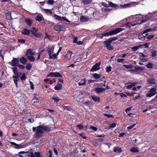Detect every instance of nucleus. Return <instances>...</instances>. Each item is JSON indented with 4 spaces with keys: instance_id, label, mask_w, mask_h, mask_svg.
<instances>
[{
    "instance_id": "obj_1",
    "label": "nucleus",
    "mask_w": 157,
    "mask_h": 157,
    "mask_svg": "<svg viewBox=\"0 0 157 157\" xmlns=\"http://www.w3.org/2000/svg\"><path fill=\"white\" fill-rule=\"evenodd\" d=\"M145 17V16H142L140 14L136 15L134 16H130L127 19V20H129L131 21L127 23L126 26H129L131 25L132 26H133L137 24H140L144 23L146 21L145 19L142 20L140 23L138 22L140 20L141 18H144Z\"/></svg>"
},
{
    "instance_id": "obj_2",
    "label": "nucleus",
    "mask_w": 157,
    "mask_h": 157,
    "mask_svg": "<svg viewBox=\"0 0 157 157\" xmlns=\"http://www.w3.org/2000/svg\"><path fill=\"white\" fill-rule=\"evenodd\" d=\"M51 129L46 126H39L33 128V132H36L35 134V137L37 138H40L41 137L43 134V131H49Z\"/></svg>"
},
{
    "instance_id": "obj_3",
    "label": "nucleus",
    "mask_w": 157,
    "mask_h": 157,
    "mask_svg": "<svg viewBox=\"0 0 157 157\" xmlns=\"http://www.w3.org/2000/svg\"><path fill=\"white\" fill-rule=\"evenodd\" d=\"M123 29H124L122 28H117L114 30L111 31L110 32L103 33L102 34V36H108L109 35H111L116 33H117L123 30Z\"/></svg>"
},
{
    "instance_id": "obj_4",
    "label": "nucleus",
    "mask_w": 157,
    "mask_h": 157,
    "mask_svg": "<svg viewBox=\"0 0 157 157\" xmlns=\"http://www.w3.org/2000/svg\"><path fill=\"white\" fill-rule=\"evenodd\" d=\"M156 89L155 88H151L149 91L146 94V97H151L155 94Z\"/></svg>"
},
{
    "instance_id": "obj_5",
    "label": "nucleus",
    "mask_w": 157,
    "mask_h": 157,
    "mask_svg": "<svg viewBox=\"0 0 157 157\" xmlns=\"http://www.w3.org/2000/svg\"><path fill=\"white\" fill-rule=\"evenodd\" d=\"M101 64V62H98L93 66L92 68L90 70L91 71H97L100 69V66Z\"/></svg>"
},
{
    "instance_id": "obj_6",
    "label": "nucleus",
    "mask_w": 157,
    "mask_h": 157,
    "mask_svg": "<svg viewBox=\"0 0 157 157\" xmlns=\"http://www.w3.org/2000/svg\"><path fill=\"white\" fill-rule=\"evenodd\" d=\"M101 5L102 6L105 7H109V6H110L112 7H116L118 6L117 4H114L111 2H109V4H107L105 3L102 2L101 3Z\"/></svg>"
},
{
    "instance_id": "obj_7",
    "label": "nucleus",
    "mask_w": 157,
    "mask_h": 157,
    "mask_svg": "<svg viewBox=\"0 0 157 157\" xmlns=\"http://www.w3.org/2000/svg\"><path fill=\"white\" fill-rule=\"evenodd\" d=\"M62 75L60 73L58 72H51L49 74L47 75V77H61Z\"/></svg>"
},
{
    "instance_id": "obj_8",
    "label": "nucleus",
    "mask_w": 157,
    "mask_h": 157,
    "mask_svg": "<svg viewBox=\"0 0 157 157\" xmlns=\"http://www.w3.org/2000/svg\"><path fill=\"white\" fill-rule=\"evenodd\" d=\"M19 62V58H13V59L11 61V62L9 63L10 64L13 66H17V64Z\"/></svg>"
},
{
    "instance_id": "obj_9",
    "label": "nucleus",
    "mask_w": 157,
    "mask_h": 157,
    "mask_svg": "<svg viewBox=\"0 0 157 157\" xmlns=\"http://www.w3.org/2000/svg\"><path fill=\"white\" fill-rule=\"evenodd\" d=\"M10 143L11 144L14 146L15 147H14L16 149H20L25 147V146L22 144H18L13 142H10Z\"/></svg>"
},
{
    "instance_id": "obj_10",
    "label": "nucleus",
    "mask_w": 157,
    "mask_h": 157,
    "mask_svg": "<svg viewBox=\"0 0 157 157\" xmlns=\"http://www.w3.org/2000/svg\"><path fill=\"white\" fill-rule=\"evenodd\" d=\"M36 55V54L35 52L33 51L30 49H29L27 50L26 54L27 57L30 56H35Z\"/></svg>"
},
{
    "instance_id": "obj_11",
    "label": "nucleus",
    "mask_w": 157,
    "mask_h": 157,
    "mask_svg": "<svg viewBox=\"0 0 157 157\" xmlns=\"http://www.w3.org/2000/svg\"><path fill=\"white\" fill-rule=\"evenodd\" d=\"M54 29L56 31H63L64 28L62 25H55Z\"/></svg>"
},
{
    "instance_id": "obj_12",
    "label": "nucleus",
    "mask_w": 157,
    "mask_h": 157,
    "mask_svg": "<svg viewBox=\"0 0 157 157\" xmlns=\"http://www.w3.org/2000/svg\"><path fill=\"white\" fill-rule=\"evenodd\" d=\"M136 3L135 2H131L129 3L125 4L124 5H121L120 7L121 8H125L131 6H132L134 5Z\"/></svg>"
},
{
    "instance_id": "obj_13",
    "label": "nucleus",
    "mask_w": 157,
    "mask_h": 157,
    "mask_svg": "<svg viewBox=\"0 0 157 157\" xmlns=\"http://www.w3.org/2000/svg\"><path fill=\"white\" fill-rule=\"evenodd\" d=\"M104 43L105 44L108 49L110 50L113 49V47L111 46V42L107 40L105 41Z\"/></svg>"
},
{
    "instance_id": "obj_14",
    "label": "nucleus",
    "mask_w": 157,
    "mask_h": 157,
    "mask_svg": "<svg viewBox=\"0 0 157 157\" xmlns=\"http://www.w3.org/2000/svg\"><path fill=\"white\" fill-rule=\"evenodd\" d=\"M72 55V52L71 51H68L66 54V55L65 56V57L67 59L69 60L71 59V56Z\"/></svg>"
},
{
    "instance_id": "obj_15",
    "label": "nucleus",
    "mask_w": 157,
    "mask_h": 157,
    "mask_svg": "<svg viewBox=\"0 0 157 157\" xmlns=\"http://www.w3.org/2000/svg\"><path fill=\"white\" fill-rule=\"evenodd\" d=\"M157 30V28L156 27L154 28H150L145 29L143 33V34H145L149 32H152Z\"/></svg>"
},
{
    "instance_id": "obj_16",
    "label": "nucleus",
    "mask_w": 157,
    "mask_h": 157,
    "mask_svg": "<svg viewBox=\"0 0 157 157\" xmlns=\"http://www.w3.org/2000/svg\"><path fill=\"white\" fill-rule=\"evenodd\" d=\"M54 50V47L53 46H49L48 48V52L49 55L52 54Z\"/></svg>"
},
{
    "instance_id": "obj_17",
    "label": "nucleus",
    "mask_w": 157,
    "mask_h": 157,
    "mask_svg": "<svg viewBox=\"0 0 157 157\" xmlns=\"http://www.w3.org/2000/svg\"><path fill=\"white\" fill-rule=\"evenodd\" d=\"M105 90V88L97 87L94 90L96 91V93H99L103 92Z\"/></svg>"
},
{
    "instance_id": "obj_18",
    "label": "nucleus",
    "mask_w": 157,
    "mask_h": 157,
    "mask_svg": "<svg viewBox=\"0 0 157 157\" xmlns=\"http://www.w3.org/2000/svg\"><path fill=\"white\" fill-rule=\"evenodd\" d=\"M80 19L82 22H85L88 21L89 18L87 16H82L80 17Z\"/></svg>"
},
{
    "instance_id": "obj_19",
    "label": "nucleus",
    "mask_w": 157,
    "mask_h": 157,
    "mask_svg": "<svg viewBox=\"0 0 157 157\" xmlns=\"http://www.w3.org/2000/svg\"><path fill=\"white\" fill-rule=\"evenodd\" d=\"M113 151L115 152H118V153H120L122 152V150L121 147L117 146L114 148Z\"/></svg>"
},
{
    "instance_id": "obj_20",
    "label": "nucleus",
    "mask_w": 157,
    "mask_h": 157,
    "mask_svg": "<svg viewBox=\"0 0 157 157\" xmlns=\"http://www.w3.org/2000/svg\"><path fill=\"white\" fill-rule=\"evenodd\" d=\"M19 59L20 61V63L23 64H26L27 61L26 58L24 57H22L20 58H19Z\"/></svg>"
},
{
    "instance_id": "obj_21",
    "label": "nucleus",
    "mask_w": 157,
    "mask_h": 157,
    "mask_svg": "<svg viewBox=\"0 0 157 157\" xmlns=\"http://www.w3.org/2000/svg\"><path fill=\"white\" fill-rule=\"evenodd\" d=\"M6 17L8 20H10L12 17L11 16V12L9 11H7L6 14Z\"/></svg>"
},
{
    "instance_id": "obj_22",
    "label": "nucleus",
    "mask_w": 157,
    "mask_h": 157,
    "mask_svg": "<svg viewBox=\"0 0 157 157\" xmlns=\"http://www.w3.org/2000/svg\"><path fill=\"white\" fill-rule=\"evenodd\" d=\"M130 151L132 152L136 153L139 151V149L137 147H134L130 148Z\"/></svg>"
},
{
    "instance_id": "obj_23",
    "label": "nucleus",
    "mask_w": 157,
    "mask_h": 157,
    "mask_svg": "<svg viewBox=\"0 0 157 157\" xmlns=\"http://www.w3.org/2000/svg\"><path fill=\"white\" fill-rule=\"evenodd\" d=\"M137 83L136 82H133L131 83V84L129 85L126 86L127 89H131L133 86H135L136 84Z\"/></svg>"
},
{
    "instance_id": "obj_24",
    "label": "nucleus",
    "mask_w": 157,
    "mask_h": 157,
    "mask_svg": "<svg viewBox=\"0 0 157 157\" xmlns=\"http://www.w3.org/2000/svg\"><path fill=\"white\" fill-rule=\"evenodd\" d=\"M30 30L27 29H24L21 32L22 33L25 35H28L30 33Z\"/></svg>"
},
{
    "instance_id": "obj_25",
    "label": "nucleus",
    "mask_w": 157,
    "mask_h": 157,
    "mask_svg": "<svg viewBox=\"0 0 157 157\" xmlns=\"http://www.w3.org/2000/svg\"><path fill=\"white\" fill-rule=\"evenodd\" d=\"M62 85L60 83H58L54 87V89L56 90H60L62 87Z\"/></svg>"
},
{
    "instance_id": "obj_26",
    "label": "nucleus",
    "mask_w": 157,
    "mask_h": 157,
    "mask_svg": "<svg viewBox=\"0 0 157 157\" xmlns=\"http://www.w3.org/2000/svg\"><path fill=\"white\" fill-rule=\"evenodd\" d=\"M44 17L43 15L41 14H40L36 16V20L38 21H42Z\"/></svg>"
},
{
    "instance_id": "obj_27",
    "label": "nucleus",
    "mask_w": 157,
    "mask_h": 157,
    "mask_svg": "<svg viewBox=\"0 0 157 157\" xmlns=\"http://www.w3.org/2000/svg\"><path fill=\"white\" fill-rule=\"evenodd\" d=\"M58 54H51L49 55V58L50 59H55L57 58V56Z\"/></svg>"
},
{
    "instance_id": "obj_28",
    "label": "nucleus",
    "mask_w": 157,
    "mask_h": 157,
    "mask_svg": "<svg viewBox=\"0 0 157 157\" xmlns=\"http://www.w3.org/2000/svg\"><path fill=\"white\" fill-rule=\"evenodd\" d=\"M136 68V67H133V66L132 68L128 70V71L131 73H133L135 74H136L137 71Z\"/></svg>"
},
{
    "instance_id": "obj_29",
    "label": "nucleus",
    "mask_w": 157,
    "mask_h": 157,
    "mask_svg": "<svg viewBox=\"0 0 157 157\" xmlns=\"http://www.w3.org/2000/svg\"><path fill=\"white\" fill-rule=\"evenodd\" d=\"M86 84V80L85 79L82 80L78 83L79 86H83Z\"/></svg>"
},
{
    "instance_id": "obj_30",
    "label": "nucleus",
    "mask_w": 157,
    "mask_h": 157,
    "mask_svg": "<svg viewBox=\"0 0 157 157\" xmlns=\"http://www.w3.org/2000/svg\"><path fill=\"white\" fill-rule=\"evenodd\" d=\"M34 56H30L27 57V59L31 62H33L35 60V57Z\"/></svg>"
},
{
    "instance_id": "obj_31",
    "label": "nucleus",
    "mask_w": 157,
    "mask_h": 157,
    "mask_svg": "<svg viewBox=\"0 0 157 157\" xmlns=\"http://www.w3.org/2000/svg\"><path fill=\"white\" fill-rule=\"evenodd\" d=\"M43 10L46 13H49L51 15L53 13L52 11L51 10L43 9Z\"/></svg>"
},
{
    "instance_id": "obj_32",
    "label": "nucleus",
    "mask_w": 157,
    "mask_h": 157,
    "mask_svg": "<svg viewBox=\"0 0 157 157\" xmlns=\"http://www.w3.org/2000/svg\"><path fill=\"white\" fill-rule=\"evenodd\" d=\"M148 82L149 84H155V79L152 78H150L148 80Z\"/></svg>"
},
{
    "instance_id": "obj_33",
    "label": "nucleus",
    "mask_w": 157,
    "mask_h": 157,
    "mask_svg": "<svg viewBox=\"0 0 157 157\" xmlns=\"http://www.w3.org/2000/svg\"><path fill=\"white\" fill-rule=\"evenodd\" d=\"M92 99L95 101H99L100 100V98L99 97L95 96H92Z\"/></svg>"
},
{
    "instance_id": "obj_34",
    "label": "nucleus",
    "mask_w": 157,
    "mask_h": 157,
    "mask_svg": "<svg viewBox=\"0 0 157 157\" xmlns=\"http://www.w3.org/2000/svg\"><path fill=\"white\" fill-rule=\"evenodd\" d=\"M60 21H64L70 22V21L67 19L65 17H60Z\"/></svg>"
},
{
    "instance_id": "obj_35",
    "label": "nucleus",
    "mask_w": 157,
    "mask_h": 157,
    "mask_svg": "<svg viewBox=\"0 0 157 157\" xmlns=\"http://www.w3.org/2000/svg\"><path fill=\"white\" fill-rule=\"evenodd\" d=\"M153 66V63H148L146 65V67L148 68L151 69L152 68Z\"/></svg>"
},
{
    "instance_id": "obj_36",
    "label": "nucleus",
    "mask_w": 157,
    "mask_h": 157,
    "mask_svg": "<svg viewBox=\"0 0 157 157\" xmlns=\"http://www.w3.org/2000/svg\"><path fill=\"white\" fill-rule=\"evenodd\" d=\"M117 124V123H114L112 124H109V129H110L112 128H115Z\"/></svg>"
},
{
    "instance_id": "obj_37",
    "label": "nucleus",
    "mask_w": 157,
    "mask_h": 157,
    "mask_svg": "<svg viewBox=\"0 0 157 157\" xmlns=\"http://www.w3.org/2000/svg\"><path fill=\"white\" fill-rule=\"evenodd\" d=\"M92 1V0H83L82 2L84 5H87L89 4Z\"/></svg>"
},
{
    "instance_id": "obj_38",
    "label": "nucleus",
    "mask_w": 157,
    "mask_h": 157,
    "mask_svg": "<svg viewBox=\"0 0 157 157\" xmlns=\"http://www.w3.org/2000/svg\"><path fill=\"white\" fill-rule=\"evenodd\" d=\"M102 10L103 12L106 13L105 14H107L108 12L110 11V10L108 8H103L102 9Z\"/></svg>"
},
{
    "instance_id": "obj_39",
    "label": "nucleus",
    "mask_w": 157,
    "mask_h": 157,
    "mask_svg": "<svg viewBox=\"0 0 157 157\" xmlns=\"http://www.w3.org/2000/svg\"><path fill=\"white\" fill-rule=\"evenodd\" d=\"M25 21L27 23V24H28L29 25V26H31L32 23V21L30 20L29 19H25Z\"/></svg>"
},
{
    "instance_id": "obj_40",
    "label": "nucleus",
    "mask_w": 157,
    "mask_h": 157,
    "mask_svg": "<svg viewBox=\"0 0 157 157\" xmlns=\"http://www.w3.org/2000/svg\"><path fill=\"white\" fill-rule=\"evenodd\" d=\"M123 66L127 69L132 68L133 67V65L132 64L129 65H123Z\"/></svg>"
},
{
    "instance_id": "obj_41",
    "label": "nucleus",
    "mask_w": 157,
    "mask_h": 157,
    "mask_svg": "<svg viewBox=\"0 0 157 157\" xmlns=\"http://www.w3.org/2000/svg\"><path fill=\"white\" fill-rule=\"evenodd\" d=\"M140 47V46H136L132 47V49L133 51H137Z\"/></svg>"
},
{
    "instance_id": "obj_42",
    "label": "nucleus",
    "mask_w": 157,
    "mask_h": 157,
    "mask_svg": "<svg viewBox=\"0 0 157 157\" xmlns=\"http://www.w3.org/2000/svg\"><path fill=\"white\" fill-rule=\"evenodd\" d=\"M32 67V66L31 64L30 63L27 64L26 65V68L28 70H30L31 69Z\"/></svg>"
},
{
    "instance_id": "obj_43",
    "label": "nucleus",
    "mask_w": 157,
    "mask_h": 157,
    "mask_svg": "<svg viewBox=\"0 0 157 157\" xmlns=\"http://www.w3.org/2000/svg\"><path fill=\"white\" fill-rule=\"evenodd\" d=\"M93 76L96 79H98L100 77V75H99L98 74L96 73L94 74L93 75Z\"/></svg>"
},
{
    "instance_id": "obj_44",
    "label": "nucleus",
    "mask_w": 157,
    "mask_h": 157,
    "mask_svg": "<svg viewBox=\"0 0 157 157\" xmlns=\"http://www.w3.org/2000/svg\"><path fill=\"white\" fill-rule=\"evenodd\" d=\"M154 35H151L149 36H146V39L148 40H151L152 38H154Z\"/></svg>"
},
{
    "instance_id": "obj_45",
    "label": "nucleus",
    "mask_w": 157,
    "mask_h": 157,
    "mask_svg": "<svg viewBox=\"0 0 157 157\" xmlns=\"http://www.w3.org/2000/svg\"><path fill=\"white\" fill-rule=\"evenodd\" d=\"M136 67V71L137 72V71H138V70H140V71H144V67Z\"/></svg>"
},
{
    "instance_id": "obj_46",
    "label": "nucleus",
    "mask_w": 157,
    "mask_h": 157,
    "mask_svg": "<svg viewBox=\"0 0 157 157\" xmlns=\"http://www.w3.org/2000/svg\"><path fill=\"white\" fill-rule=\"evenodd\" d=\"M14 73L15 75H18V74L17 72V67L12 68Z\"/></svg>"
},
{
    "instance_id": "obj_47",
    "label": "nucleus",
    "mask_w": 157,
    "mask_h": 157,
    "mask_svg": "<svg viewBox=\"0 0 157 157\" xmlns=\"http://www.w3.org/2000/svg\"><path fill=\"white\" fill-rule=\"evenodd\" d=\"M53 17H54V18L55 19L60 21V16H59L56 14H55L53 15Z\"/></svg>"
},
{
    "instance_id": "obj_48",
    "label": "nucleus",
    "mask_w": 157,
    "mask_h": 157,
    "mask_svg": "<svg viewBox=\"0 0 157 157\" xmlns=\"http://www.w3.org/2000/svg\"><path fill=\"white\" fill-rule=\"evenodd\" d=\"M54 1L53 0H48L47 2V3L48 4L53 5L54 4Z\"/></svg>"
},
{
    "instance_id": "obj_49",
    "label": "nucleus",
    "mask_w": 157,
    "mask_h": 157,
    "mask_svg": "<svg viewBox=\"0 0 157 157\" xmlns=\"http://www.w3.org/2000/svg\"><path fill=\"white\" fill-rule=\"evenodd\" d=\"M21 80H25L26 78V77L25 76V74L23 73L21 76Z\"/></svg>"
},
{
    "instance_id": "obj_50",
    "label": "nucleus",
    "mask_w": 157,
    "mask_h": 157,
    "mask_svg": "<svg viewBox=\"0 0 157 157\" xmlns=\"http://www.w3.org/2000/svg\"><path fill=\"white\" fill-rule=\"evenodd\" d=\"M136 125V124H134L131 125H129L127 127V129L128 130L130 129H132Z\"/></svg>"
},
{
    "instance_id": "obj_51",
    "label": "nucleus",
    "mask_w": 157,
    "mask_h": 157,
    "mask_svg": "<svg viewBox=\"0 0 157 157\" xmlns=\"http://www.w3.org/2000/svg\"><path fill=\"white\" fill-rule=\"evenodd\" d=\"M104 115L106 116H107L108 118L113 117L114 118V116L112 114H107L106 113L104 114Z\"/></svg>"
},
{
    "instance_id": "obj_52",
    "label": "nucleus",
    "mask_w": 157,
    "mask_h": 157,
    "mask_svg": "<svg viewBox=\"0 0 157 157\" xmlns=\"http://www.w3.org/2000/svg\"><path fill=\"white\" fill-rule=\"evenodd\" d=\"M34 155L36 157H41V156L40 152H35L34 153Z\"/></svg>"
},
{
    "instance_id": "obj_53",
    "label": "nucleus",
    "mask_w": 157,
    "mask_h": 157,
    "mask_svg": "<svg viewBox=\"0 0 157 157\" xmlns=\"http://www.w3.org/2000/svg\"><path fill=\"white\" fill-rule=\"evenodd\" d=\"M33 34L35 36L38 37H40L41 36V35L39 33H34V32H33Z\"/></svg>"
},
{
    "instance_id": "obj_54",
    "label": "nucleus",
    "mask_w": 157,
    "mask_h": 157,
    "mask_svg": "<svg viewBox=\"0 0 157 157\" xmlns=\"http://www.w3.org/2000/svg\"><path fill=\"white\" fill-rule=\"evenodd\" d=\"M117 38L116 37H113L109 39L108 40L110 42L112 41L117 40Z\"/></svg>"
},
{
    "instance_id": "obj_55",
    "label": "nucleus",
    "mask_w": 157,
    "mask_h": 157,
    "mask_svg": "<svg viewBox=\"0 0 157 157\" xmlns=\"http://www.w3.org/2000/svg\"><path fill=\"white\" fill-rule=\"evenodd\" d=\"M33 30H31V32L33 34V32H34V33H36L38 30V29H36L34 27L33 28Z\"/></svg>"
},
{
    "instance_id": "obj_56",
    "label": "nucleus",
    "mask_w": 157,
    "mask_h": 157,
    "mask_svg": "<svg viewBox=\"0 0 157 157\" xmlns=\"http://www.w3.org/2000/svg\"><path fill=\"white\" fill-rule=\"evenodd\" d=\"M17 67L19 68L23 69H24L25 68V66L23 65L18 64L17 65Z\"/></svg>"
},
{
    "instance_id": "obj_57",
    "label": "nucleus",
    "mask_w": 157,
    "mask_h": 157,
    "mask_svg": "<svg viewBox=\"0 0 157 157\" xmlns=\"http://www.w3.org/2000/svg\"><path fill=\"white\" fill-rule=\"evenodd\" d=\"M18 42L19 43H21L22 44H24L25 42V40L24 39H18Z\"/></svg>"
},
{
    "instance_id": "obj_58",
    "label": "nucleus",
    "mask_w": 157,
    "mask_h": 157,
    "mask_svg": "<svg viewBox=\"0 0 157 157\" xmlns=\"http://www.w3.org/2000/svg\"><path fill=\"white\" fill-rule=\"evenodd\" d=\"M52 99H53L54 100V101L56 102H58L60 100V99H59V98L58 97H56V98L53 97L52 98Z\"/></svg>"
},
{
    "instance_id": "obj_59",
    "label": "nucleus",
    "mask_w": 157,
    "mask_h": 157,
    "mask_svg": "<svg viewBox=\"0 0 157 157\" xmlns=\"http://www.w3.org/2000/svg\"><path fill=\"white\" fill-rule=\"evenodd\" d=\"M39 99L38 98L35 97L33 100V101L34 103L37 102L39 101Z\"/></svg>"
},
{
    "instance_id": "obj_60",
    "label": "nucleus",
    "mask_w": 157,
    "mask_h": 157,
    "mask_svg": "<svg viewBox=\"0 0 157 157\" xmlns=\"http://www.w3.org/2000/svg\"><path fill=\"white\" fill-rule=\"evenodd\" d=\"M18 78H16V79H14V82L15 83L16 86L17 87V81H18Z\"/></svg>"
},
{
    "instance_id": "obj_61",
    "label": "nucleus",
    "mask_w": 157,
    "mask_h": 157,
    "mask_svg": "<svg viewBox=\"0 0 157 157\" xmlns=\"http://www.w3.org/2000/svg\"><path fill=\"white\" fill-rule=\"evenodd\" d=\"M142 62H146L148 60V59L147 58H143L141 59Z\"/></svg>"
},
{
    "instance_id": "obj_62",
    "label": "nucleus",
    "mask_w": 157,
    "mask_h": 157,
    "mask_svg": "<svg viewBox=\"0 0 157 157\" xmlns=\"http://www.w3.org/2000/svg\"><path fill=\"white\" fill-rule=\"evenodd\" d=\"M124 59H119L117 60V62L119 63H121L124 61Z\"/></svg>"
},
{
    "instance_id": "obj_63",
    "label": "nucleus",
    "mask_w": 157,
    "mask_h": 157,
    "mask_svg": "<svg viewBox=\"0 0 157 157\" xmlns=\"http://www.w3.org/2000/svg\"><path fill=\"white\" fill-rule=\"evenodd\" d=\"M90 128L93 130L94 131H96L97 129H98V128H97L95 127H94V126H91L90 127Z\"/></svg>"
},
{
    "instance_id": "obj_64",
    "label": "nucleus",
    "mask_w": 157,
    "mask_h": 157,
    "mask_svg": "<svg viewBox=\"0 0 157 157\" xmlns=\"http://www.w3.org/2000/svg\"><path fill=\"white\" fill-rule=\"evenodd\" d=\"M111 70V67L110 66H109L106 67V70L107 72L110 71Z\"/></svg>"
}]
</instances>
